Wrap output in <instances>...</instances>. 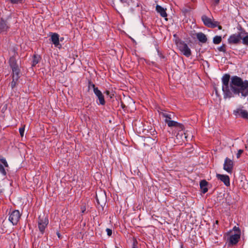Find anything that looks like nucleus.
<instances>
[{"mask_svg":"<svg viewBox=\"0 0 248 248\" xmlns=\"http://www.w3.org/2000/svg\"><path fill=\"white\" fill-rule=\"evenodd\" d=\"M221 79L224 98H230L233 94L239 95L240 93L244 97L248 95V80L243 81L241 78L234 76L232 77L230 83V75L228 74L224 75Z\"/></svg>","mask_w":248,"mask_h":248,"instance_id":"1","label":"nucleus"},{"mask_svg":"<svg viewBox=\"0 0 248 248\" xmlns=\"http://www.w3.org/2000/svg\"><path fill=\"white\" fill-rule=\"evenodd\" d=\"M15 54L11 57H10L9 63L11 68L12 70V77H16L17 78H20V69L17 63L15 57L14 56L17 53L14 49Z\"/></svg>","mask_w":248,"mask_h":248,"instance_id":"2","label":"nucleus"},{"mask_svg":"<svg viewBox=\"0 0 248 248\" xmlns=\"http://www.w3.org/2000/svg\"><path fill=\"white\" fill-rule=\"evenodd\" d=\"M48 224V219L47 217L43 214L42 216L40 215L38 219V225L40 232L43 234Z\"/></svg>","mask_w":248,"mask_h":248,"instance_id":"3","label":"nucleus"},{"mask_svg":"<svg viewBox=\"0 0 248 248\" xmlns=\"http://www.w3.org/2000/svg\"><path fill=\"white\" fill-rule=\"evenodd\" d=\"M177 46L183 54L187 57L191 55V51L187 45L184 41H180L177 43Z\"/></svg>","mask_w":248,"mask_h":248,"instance_id":"4","label":"nucleus"},{"mask_svg":"<svg viewBox=\"0 0 248 248\" xmlns=\"http://www.w3.org/2000/svg\"><path fill=\"white\" fill-rule=\"evenodd\" d=\"M8 18L0 19V33L6 34L10 28V24L8 21Z\"/></svg>","mask_w":248,"mask_h":248,"instance_id":"5","label":"nucleus"},{"mask_svg":"<svg viewBox=\"0 0 248 248\" xmlns=\"http://www.w3.org/2000/svg\"><path fill=\"white\" fill-rule=\"evenodd\" d=\"M21 217V214L18 210H13L9 213V220L14 225H16Z\"/></svg>","mask_w":248,"mask_h":248,"instance_id":"6","label":"nucleus"},{"mask_svg":"<svg viewBox=\"0 0 248 248\" xmlns=\"http://www.w3.org/2000/svg\"><path fill=\"white\" fill-rule=\"evenodd\" d=\"M202 19L204 24L208 28H215L219 23L217 21H213L211 18L205 15H203L202 16Z\"/></svg>","mask_w":248,"mask_h":248,"instance_id":"7","label":"nucleus"},{"mask_svg":"<svg viewBox=\"0 0 248 248\" xmlns=\"http://www.w3.org/2000/svg\"><path fill=\"white\" fill-rule=\"evenodd\" d=\"M241 42L240 31L237 33H234L230 36L228 39V42L229 44L236 45Z\"/></svg>","mask_w":248,"mask_h":248,"instance_id":"8","label":"nucleus"},{"mask_svg":"<svg viewBox=\"0 0 248 248\" xmlns=\"http://www.w3.org/2000/svg\"><path fill=\"white\" fill-rule=\"evenodd\" d=\"M233 168V162L232 160L228 157H226L224 161L223 165V169L228 173H231Z\"/></svg>","mask_w":248,"mask_h":248,"instance_id":"9","label":"nucleus"},{"mask_svg":"<svg viewBox=\"0 0 248 248\" xmlns=\"http://www.w3.org/2000/svg\"><path fill=\"white\" fill-rule=\"evenodd\" d=\"M50 40L54 45L55 46L59 48L62 47V45L60 43L59 35L57 33H52L50 35Z\"/></svg>","mask_w":248,"mask_h":248,"instance_id":"10","label":"nucleus"},{"mask_svg":"<svg viewBox=\"0 0 248 248\" xmlns=\"http://www.w3.org/2000/svg\"><path fill=\"white\" fill-rule=\"evenodd\" d=\"M238 30L240 31L241 40L242 41V44L246 46H248V32H246L241 27H240Z\"/></svg>","mask_w":248,"mask_h":248,"instance_id":"11","label":"nucleus"},{"mask_svg":"<svg viewBox=\"0 0 248 248\" xmlns=\"http://www.w3.org/2000/svg\"><path fill=\"white\" fill-rule=\"evenodd\" d=\"M94 94L97 97L99 103L101 105H104L106 103V101L104 99V96L102 94V92L98 89L94 88V91H93Z\"/></svg>","mask_w":248,"mask_h":248,"instance_id":"12","label":"nucleus"},{"mask_svg":"<svg viewBox=\"0 0 248 248\" xmlns=\"http://www.w3.org/2000/svg\"><path fill=\"white\" fill-rule=\"evenodd\" d=\"M217 177L218 180L223 182L226 186H229L230 185V178L229 176L224 174H217Z\"/></svg>","mask_w":248,"mask_h":248,"instance_id":"13","label":"nucleus"},{"mask_svg":"<svg viewBox=\"0 0 248 248\" xmlns=\"http://www.w3.org/2000/svg\"><path fill=\"white\" fill-rule=\"evenodd\" d=\"M233 114L236 116L238 115H241V117L245 119H248V112L245 110L242 109H236L233 110Z\"/></svg>","mask_w":248,"mask_h":248,"instance_id":"14","label":"nucleus"},{"mask_svg":"<svg viewBox=\"0 0 248 248\" xmlns=\"http://www.w3.org/2000/svg\"><path fill=\"white\" fill-rule=\"evenodd\" d=\"M240 238V234H234L231 235L229 239V243L230 245H236L238 242Z\"/></svg>","mask_w":248,"mask_h":248,"instance_id":"15","label":"nucleus"},{"mask_svg":"<svg viewBox=\"0 0 248 248\" xmlns=\"http://www.w3.org/2000/svg\"><path fill=\"white\" fill-rule=\"evenodd\" d=\"M208 184V182L205 180H202L200 181V188L202 192L204 194L208 191V188L207 187Z\"/></svg>","mask_w":248,"mask_h":248,"instance_id":"16","label":"nucleus"},{"mask_svg":"<svg viewBox=\"0 0 248 248\" xmlns=\"http://www.w3.org/2000/svg\"><path fill=\"white\" fill-rule=\"evenodd\" d=\"M196 36L198 40L202 43H205L207 42V38L206 36L202 32H198L196 33Z\"/></svg>","mask_w":248,"mask_h":248,"instance_id":"17","label":"nucleus"},{"mask_svg":"<svg viewBox=\"0 0 248 248\" xmlns=\"http://www.w3.org/2000/svg\"><path fill=\"white\" fill-rule=\"evenodd\" d=\"M156 10L160 14L162 17H166L167 16V14L166 13L165 9H164L162 6L157 5L156 6Z\"/></svg>","mask_w":248,"mask_h":248,"instance_id":"18","label":"nucleus"},{"mask_svg":"<svg viewBox=\"0 0 248 248\" xmlns=\"http://www.w3.org/2000/svg\"><path fill=\"white\" fill-rule=\"evenodd\" d=\"M18 79L16 76L15 77H12V81L11 83V86L12 89H14L16 86Z\"/></svg>","mask_w":248,"mask_h":248,"instance_id":"19","label":"nucleus"},{"mask_svg":"<svg viewBox=\"0 0 248 248\" xmlns=\"http://www.w3.org/2000/svg\"><path fill=\"white\" fill-rule=\"evenodd\" d=\"M165 122L168 124V126L169 127H175L177 125V122L170 120H165Z\"/></svg>","mask_w":248,"mask_h":248,"instance_id":"20","label":"nucleus"},{"mask_svg":"<svg viewBox=\"0 0 248 248\" xmlns=\"http://www.w3.org/2000/svg\"><path fill=\"white\" fill-rule=\"evenodd\" d=\"M222 41V38L220 36H215L213 39V42L214 44H219Z\"/></svg>","mask_w":248,"mask_h":248,"instance_id":"21","label":"nucleus"},{"mask_svg":"<svg viewBox=\"0 0 248 248\" xmlns=\"http://www.w3.org/2000/svg\"><path fill=\"white\" fill-rule=\"evenodd\" d=\"M163 117H165L166 119L165 120H171L172 119L171 118V115L169 113H164V112H161L160 113Z\"/></svg>","mask_w":248,"mask_h":248,"instance_id":"22","label":"nucleus"},{"mask_svg":"<svg viewBox=\"0 0 248 248\" xmlns=\"http://www.w3.org/2000/svg\"><path fill=\"white\" fill-rule=\"evenodd\" d=\"M0 161L1 163H2L5 167L8 168L9 167L5 158L2 156H0Z\"/></svg>","mask_w":248,"mask_h":248,"instance_id":"23","label":"nucleus"},{"mask_svg":"<svg viewBox=\"0 0 248 248\" xmlns=\"http://www.w3.org/2000/svg\"><path fill=\"white\" fill-rule=\"evenodd\" d=\"M39 248H50L49 246L47 244L46 241H42L39 246Z\"/></svg>","mask_w":248,"mask_h":248,"instance_id":"24","label":"nucleus"},{"mask_svg":"<svg viewBox=\"0 0 248 248\" xmlns=\"http://www.w3.org/2000/svg\"><path fill=\"white\" fill-rule=\"evenodd\" d=\"M40 60V57L38 56H37L36 55H34L33 61H32V65L34 66L36 64H37Z\"/></svg>","mask_w":248,"mask_h":248,"instance_id":"25","label":"nucleus"},{"mask_svg":"<svg viewBox=\"0 0 248 248\" xmlns=\"http://www.w3.org/2000/svg\"><path fill=\"white\" fill-rule=\"evenodd\" d=\"M0 172L4 176H5L7 174L3 165L1 163H0Z\"/></svg>","mask_w":248,"mask_h":248,"instance_id":"26","label":"nucleus"},{"mask_svg":"<svg viewBox=\"0 0 248 248\" xmlns=\"http://www.w3.org/2000/svg\"><path fill=\"white\" fill-rule=\"evenodd\" d=\"M217 49L219 51L226 52V45L225 44H222L221 46L217 48Z\"/></svg>","mask_w":248,"mask_h":248,"instance_id":"27","label":"nucleus"},{"mask_svg":"<svg viewBox=\"0 0 248 248\" xmlns=\"http://www.w3.org/2000/svg\"><path fill=\"white\" fill-rule=\"evenodd\" d=\"M88 88L90 89L91 88H93V91H94V88H98L96 87L95 85L91 81V80L88 81Z\"/></svg>","mask_w":248,"mask_h":248,"instance_id":"28","label":"nucleus"},{"mask_svg":"<svg viewBox=\"0 0 248 248\" xmlns=\"http://www.w3.org/2000/svg\"><path fill=\"white\" fill-rule=\"evenodd\" d=\"M175 127L177 128L179 130H183L184 129V125L181 123H179L177 122L176 126Z\"/></svg>","mask_w":248,"mask_h":248,"instance_id":"29","label":"nucleus"},{"mask_svg":"<svg viewBox=\"0 0 248 248\" xmlns=\"http://www.w3.org/2000/svg\"><path fill=\"white\" fill-rule=\"evenodd\" d=\"M9 1L12 4H22L23 2V0H9Z\"/></svg>","mask_w":248,"mask_h":248,"instance_id":"30","label":"nucleus"},{"mask_svg":"<svg viewBox=\"0 0 248 248\" xmlns=\"http://www.w3.org/2000/svg\"><path fill=\"white\" fill-rule=\"evenodd\" d=\"M132 248H138V241L135 239L133 241Z\"/></svg>","mask_w":248,"mask_h":248,"instance_id":"31","label":"nucleus"},{"mask_svg":"<svg viewBox=\"0 0 248 248\" xmlns=\"http://www.w3.org/2000/svg\"><path fill=\"white\" fill-rule=\"evenodd\" d=\"M25 128L24 127H20L19 129L20 136L22 137L24 135Z\"/></svg>","mask_w":248,"mask_h":248,"instance_id":"32","label":"nucleus"},{"mask_svg":"<svg viewBox=\"0 0 248 248\" xmlns=\"http://www.w3.org/2000/svg\"><path fill=\"white\" fill-rule=\"evenodd\" d=\"M190 11V10L188 8H183L182 9V12L185 14L186 15V14L188 13Z\"/></svg>","mask_w":248,"mask_h":248,"instance_id":"33","label":"nucleus"},{"mask_svg":"<svg viewBox=\"0 0 248 248\" xmlns=\"http://www.w3.org/2000/svg\"><path fill=\"white\" fill-rule=\"evenodd\" d=\"M243 152L244 151L243 150H241V149L239 150L238 151L237 154H236V157L237 158H239L240 157L241 154L243 153Z\"/></svg>","mask_w":248,"mask_h":248,"instance_id":"34","label":"nucleus"},{"mask_svg":"<svg viewBox=\"0 0 248 248\" xmlns=\"http://www.w3.org/2000/svg\"><path fill=\"white\" fill-rule=\"evenodd\" d=\"M106 232H107V234L108 236H111L112 234V230L110 229L107 228L106 229Z\"/></svg>","mask_w":248,"mask_h":248,"instance_id":"35","label":"nucleus"},{"mask_svg":"<svg viewBox=\"0 0 248 248\" xmlns=\"http://www.w3.org/2000/svg\"><path fill=\"white\" fill-rule=\"evenodd\" d=\"M213 0L215 2V4L217 5L219 3L220 0Z\"/></svg>","mask_w":248,"mask_h":248,"instance_id":"36","label":"nucleus"},{"mask_svg":"<svg viewBox=\"0 0 248 248\" xmlns=\"http://www.w3.org/2000/svg\"><path fill=\"white\" fill-rule=\"evenodd\" d=\"M106 94H107V95H109V96H110V97L111 98H112V96H111V95H112V94H110V95H109V93H109V92L108 91H106Z\"/></svg>","mask_w":248,"mask_h":248,"instance_id":"37","label":"nucleus"},{"mask_svg":"<svg viewBox=\"0 0 248 248\" xmlns=\"http://www.w3.org/2000/svg\"><path fill=\"white\" fill-rule=\"evenodd\" d=\"M121 106L123 108H124L125 107V105L124 104L123 102H121Z\"/></svg>","mask_w":248,"mask_h":248,"instance_id":"38","label":"nucleus"},{"mask_svg":"<svg viewBox=\"0 0 248 248\" xmlns=\"http://www.w3.org/2000/svg\"><path fill=\"white\" fill-rule=\"evenodd\" d=\"M57 234L59 238H62L61 235L60 234L59 232H57Z\"/></svg>","mask_w":248,"mask_h":248,"instance_id":"39","label":"nucleus"},{"mask_svg":"<svg viewBox=\"0 0 248 248\" xmlns=\"http://www.w3.org/2000/svg\"><path fill=\"white\" fill-rule=\"evenodd\" d=\"M217 24H218V23ZM217 28H218V29L219 30H221V29H222V26H220V25H217Z\"/></svg>","mask_w":248,"mask_h":248,"instance_id":"40","label":"nucleus"},{"mask_svg":"<svg viewBox=\"0 0 248 248\" xmlns=\"http://www.w3.org/2000/svg\"><path fill=\"white\" fill-rule=\"evenodd\" d=\"M96 201H97V202L98 204H100V203L99 202V200H98V199L97 197H96Z\"/></svg>","mask_w":248,"mask_h":248,"instance_id":"41","label":"nucleus"},{"mask_svg":"<svg viewBox=\"0 0 248 248\" xmlns=\"http://www.w3.org/2000/svg\"><path fill=\"white\" fill-rule=\"evenodd\" d=\"M218 223V220H216V224H217Z\"/></svg>","mask_w":248,"mask_h":248,"instance_id":"42","label":"nucleus"},{"mask_svg":"<svg viewBox=\"0 0 248 248\" xmlns=\"http://www.w3.org/2000/svg\"><path fill=\"white\" fill-rule=\"evenodd\" d=\"M245 148H246V149H247L248 148V146L246 145H245Z\"/></svg>","mask_w":248,"mask_h":248,"instance_id":"43","label":"nucleus"},{"mask_svg":"<svg viewBox=\"0 0 248 248\" xmlns=\"http://www.w3.org/2000/svg\"><path fill=\"white\" fill-rule=\"evenodd\" d=\"M85 209H84L83 208V209H82V212H83V213L84 212V211H85Z\"/></svg>","mask_w":248,"mask_h":248,"instance_id":"44","label":"nucleus"},{"mask_svg":"<svg viewBox=\"0 0 248 248\" xmlns=\"http://www.w3.org/2000/svg\"><path fill=\"white\" fill-rule=\"evenodd\" d=\"M180 248H183V245H181V246H180Z\"/></svg>","mask_w":248,"mask_h":248,"instance_id":"45","label":"nucleus"},{"mask_svg":"<svg viewBox=\"0 0 248 248\" xmlns=\"http://www.w3.org/2000/svg\"><path fill=\"white\" fill-rule=\"evenodd\" d=\"M2 192V191L0 190V194Z\"/></svg>","mask_w":248,"mask_h":248,"instance_id":"46","label":"nucleus"},{"mask_svg":"<svg viewBox=\"0 0 248 248\" xmlns=\"http://www.w3.org/2000/svg\"><path fill=\"white\" fill-rule=\"evenodd\" d=\"M121 2H123V0H120Z\"/></svg>","mask_w":248,"mask_h":248,"instance_id":"47","label":"nucleus"}]
</instances>
